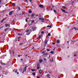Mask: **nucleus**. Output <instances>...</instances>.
I'll list each match as a JSON object with an SVG mask.
<instances>
[{
  "label": "nucleus",
  "mask_w": 78,
  "mask_h": 78,
  "mask_svg": "<svg viewBox=\"0 0 78 78\" xmlns=\"http://www.w3.org/2000/svg\"><path fill=\"white\" fill-rule=\"evenodd\" d=\"M48 42V40L46 39H45V41H44V47H45L47 45V43Z\"/></svg>",
  "instance_id": "nucleus-1"
},
{
  "label": "nucleus",
  "mask_w": 78,
  "mask_h": 78,
  "mask_svg": "<svg viewBox=\"0 0 78 78\" xmlns=\"http://www.w3.org/2000/svg\"><path fill=\"white\" fill-rule=\"evenodd\" d=\"M39 20H41V22H44V19L41 18H39Z\"/></svg>",
  "instance_id": "nucleus-2"
},
{
  "label": "nucleus",
  "mask_w": 78,
  "mask_h": 78,
  "mask_svg": "<svg viewBox=\"0 0 78 78\" xmlns=\"http://www.w3.org/2000/svg\"><path fill=\"white\" fill-rule=\"evenodd\" d=\"M33 22H34V21H30L29 22V25H32L33 24Z\"/></svg>",
  "instance_id": "nucleus-3"
},
{
  "label": "nucleus",
  "mask_w": 78,
  "mask_h": 78,
  "mask_svg": "<svg viewBox=\"0 0 78 78\" xmlns=\"http://www.w3.org/2000/svg\"><path fill=\"white\" fill-rule=\"evenodd\" d=\"M27 66L26 65L25 66V68L23 69L24 72H25L27 70Z\"/></svg>",
  "instance_id": "nucleus-4"
},
{
  "label": "nucleus",
  "mask_w": 78,
  "mask_h": 78,
  "mask_svg": "<svg viewBox=\"0 0 78 78\" xmlns=\"http://www.w3.org/2000/svg\"><path fill=\"white\" fill-rule=\"evenodd\" d=\"M39 7L40 8H44V6L43 5H39Z\"/></svg>",
  "instance_id": "nucleus-5"
},
{
  "label": "nucleus",
  "mask_w": 78,
  "mask_h": 78,
  "mask_svg": "<svg viewBox=\"0 0 78 78\" xmlns=\"http://www.w3.org/2000/svg\"><path fill=\"white\" fill-rule=\"evenodd\" d=\"M36 27H32V30H36Z\"/></svg>",
  "instance_id": "nucleus-6"
},
{
  "label": "nucleus",
  "mask_w": 78,
  "mask_h": 78,
  "mask_svg": "<svg viewBox=\"0 0 78 78\" xmlns=\"http://www.w3.org/2000/svg\"><path fill=\"white\" fill-rule=\"evenodd\" d=\"M47 55H48V53H46L44 55H43V56L44 57L45 56H47Z\"/></svg>",
  "instance_id": "nucleus-7"
},
{
  "label": "nucleus",
  "mask_w": 78,
  "mask_h": 78,
  "mask_svg": "<svg viewBox=\"0 0 78 78\" xmlns=\"http://www.w3.org/2000/svg\"><path fill=\"white\" fill-rule=\"evenodd\" d=\"M10 26V25L9 24H5V27H9Z\"/></svg>",
  "instance_id": "nucleus-8"
},
{
  "label": "nucleus",
  "mask_w": 78,
  "mask_h": 78,
  "mask_svg": "<svg viewBox=\"0 0 78 78\" xmlns=\"http://www.w3.org/2000/svg\"><path fill=\"white\" fill-rule=\"evenodd\" d=\"M13 13V11H11L9 13V15H11L12 14V13Z\"/></svg>",
  "instance_id": "nucleus-9"
},
{
  "label": "nucleus",
  "mask_w": 78,
  "mask_h": 78,
  "mask_svg": "<svg viewBox=\"0 0 78 78\" xmlns=\"http://www.w3.org/2000/svg\"><path fill=\"white\" fill-rule=\"evenodd\" d=\"M39 61L40 63H41V62H42V61H43V60L42 59H40L39 60Z\"/></svg>",
  "instance_id": "nucleus-10"
},
{
  "label": "nucleus",
  "mask_w": 78,
  "mask_h": 78,
  "mask_svg": "<svg viewBox=\"0 0 78 78\" xmlns=\"http://www.w3.org/2000/svg\"><path fill=\"white\" fill-rule=\"evenodd\" d=\"M61 10L62 12H65L66 11L64 10H63L62 9H61Z\"/></svg>",
  "instance_id": "nucleus-11"
},
{
  "label": "nucleus",
  "mask_w": 78,
  "mask_h": 78,
  "mask_svg": "<svg viewBox=\"0 0 78 78\" xmlns=\"http://www.w3.org/2000/svg\"><path fill=\"white\" fill-rule=\"evenodd\" d=\"M34 16H35V14L33 13L31 15V17H34Z\"/></svg>",
  "instance_id": "nucleus-12"
},
{
  "label": "nucleus",
  "mask_w": 78,
  "mask_h": 78,
  "mask_svg": "<svg viewBox=\"0 0 78 78\" xmlns=\"http://www.w3.org/2000/svg\"><path fill=\"white\" fill-rule=\"evenodd\" d=\"M56 42L57 44H59V43L60 42V41H59V40H58L56 41Z\"/></svg>",
  "instance_id": "nucleus-13"
},
{
  "label": "nucleus",
  "mask_w": 78,
  "mask_h": 78,
  "mask_svg": "<svg viewBox=\"0 0 78 78\" xmlns=\"http://www.w3.org/2000/svg\"><path fill=\"white\" fill-rule=\"evenodd\" d=\"M39 73H40V74H41V73H42V71L41 70H39Z\"/></svg>",
  "instance_id": "nucleus-14"
},
{
  "label": "nucleus",
  "mask_w": 78,
  "mask_h": 78,
  "mask_svg": "<svg viewBox=\"0 0 78 78\" xmlns=\"http://www.w3.org/2000/svg\"><path fill=\"white\" fill-rule=\"evenodd\" d=\"M74 28L75 30H78V28H77L76 29V27H74Z\"/></svg>",
  "instance_id": "nucleus-15"
},
{
  "label": "nucleus",
  "mask_w": 78,
  "mask_h": 78,
  "mask_svg": "<svg viewBox=\"0 0 78 78\" xmlns=\"http://www.w3.org/2000/svg\"><path fill=\"white\" fill-rule=\"evenodd\" d=\"M47 76H48V78H50V77H49L50 76V75L48 74V75H47Z\"/></svg>",
  "instance_id": "nucleus-16"
},
{
  "label": "nucleus",
  "mask_w": 78,
  "mask_h": 78,
  "mask_svg": "<svg viewBox=\"0 0 78 78\" xmlns=\"http://www.w3.org/2000/svg\"><path fill=\"white\" fill-rule=\"evenodd\" d=\"M51 35V34H50V33L48 34V36H50Z\"/></svg>",
  "instance_id": "nucleus-17"
},
{
  "label": "nucleus",
  "mask_w": 78,
  "mask_h": 78,
  "mask_svg": "<svg viewBox=\"0 0 78 78\" xmlns=\"http://www.w3.org/2000/svg\"><path fill=\"white\" fill-rule=\"evenodd\" d=\"M40 69V66H37V70H39Z\"/></svg>",
  "instance_id": "nucleus-18"
},
{
  "label": "nucleus",
  "mask_w": 78,
  "mask_h": 78,
  "mask_svg": "<svg viewBox=\"0 0 78 78\" xmlns=\"http://www.w3.org/2000/svg\"><path fill=\"white\" fill-rule=\"evenodd\" d=\"M37 66L40 67V64H38L37 65Z\"/></svg>",
  "instance_id": "nucleus-19"
},
{
  "label": "nucleus",
  "mask_w": 78,
  "mask_h": 78,
  "mask_svg": "<svg viewBox=\"0 0 78 78\" xmlns=\"http://www.w3.org/2000/svg\"><path fill=\"white\" fill-rule=\"evenodd\" d=\"M54 53V52L53 51H52L51 52V54H53Z\"/></svg>",
  "instance_id": "nucleus-20"
},
{
  "label": "nucleus",
  "mask_w": 78,
  "mask_h": 78,
  "mask_svg": "<svg viewBox=\"0 0 78 78\" xmlns=\"http://www.w3.org/2000/svg\"><path fill=\"white\" fill-rule=\"evenodd\" d=\"M29 13H31V12H32V11L31 10H30L29 11Z\"/></svg>",
  "instance_id": "nucleus-21"
},
{
  "label": "nucleus",
  "mask_w": 78,
  "mask_h": 78,
  "mask_svg": "<svg viewBox=\"0 0 78 78\" xmlns=\"http://www.w3.org/2000/svg\"><path fill=\"white\" fill-rule=\"evenodd\" d=\"M8 28H7L6 29H5V31H6V30H8Z\"/></svg>",
  "instance_id": "nucleus-22"
},
{
  "label": "nucleus",
  "mask_w": 78,
  "mask_h": 78,
  "mask_svg": "<svg viewBox=\"0 0 78 78\" xmlns=\"http://www.w3.org/2000/svg\"><path fill=\"white\" fill-rule=\"evenodd\" d=\"M41 36H42V34H41V35H40L39 36V37H41Z\"/></svg>",
  "instance_id": "nucleus-23"
},
{
  "label": "nucleus",
  "mask_w": 78,
  "mask_h": 78,
  "mask_svg": "<svg viewBox=\"0 0 78 78\" xmlns=\"http://www.w3.org/2000/svg\"><path fill=\"white\" fill-rule=\"evenodd\" d=\"M33 75H34H34H36V74L35 73H33Z\"/></svg>",
  "instance_id": "nucleus-24"
},
{
  "label": "nucleus",
  "mask_w": 78,
  "mask_h": 78,
  "mask_svg": "<svg viewBox=\"0 0 78 78\" xmlns=\"http://www.w3.org/2000/svg\"><path fill=\"white\" fill-rule=\"evenodd\" d=\"M15 5V3H13L12 4V6H14Z\"/></svg>",
  "instance_id": "nucleus-25"
},
{
  "label": "nucleus",
  "mask_w": 78,
  "mask_h": 78,
  "mask_svg": "<svg viewBox=\"0 0 78 78\" xmlns=\"http://www.w3.org/2000/svg\"><path fill=\"white\" fill-rule=\"evenodd\" d=\"M44 53H45V52L44 51H42V52H41V53L43 54L44 55Z\"/></svg>",
  "instance_id": "nucleus-26"
},
{
  "label": "nucleus",
  "mask_w": 78,
  "mask_h": 78,
  "mask_svg": "<svg viewBox=\"0 0 78 78\" xmlns=\"http://www.w3.org/2000/svg\"><path fill=\"white\" fill-rule=\"evenodd\" d=\"M1 64H2V65H6V64L5 63H1Z\"/></svg>",
  "instance_id": "nucleus-27"
},
{
  "label": "nucleus",
  "mask_w": 78,
  "mask_h": 78,
  "mask_svg": "<svg viewBox=\"0 0 78 78\" xmlns=\"http://www.w3.org/2000/svg\"><path fill=\"white\" fill-rule=\"evenodd\" d=\"M54 12H55V14H56V10H54Z\"/></svg>",
  "instance_id": "nucleus-28"
},
{
  "label": "nucleus",
  "mask_w": 78,
  "mask_h": 78,
  "mask_svg": "<svg viewBox=\"0 0 78 78\" xmlns=\"http://www.w3.org/2000/svg\"><path fill=\"white\" fill-rule=\"evenodd\" d=\"M44 61H47V59H46L45 58H44Z\"/></svg>",
  "instance_id": "nucleus-29"
},
{
  "label": "nucleus",
  "mask_w": 78,
  "mask_h": 78,
  "mask_svg": "<svg viewBox=\"0 0 78 78\" xmlns=\"http://www.w3.org/2000/svg\"><path fill=\"white\" fill-rule=\"evenodd\" d=\"M2 66H0V70H2Z\"/></svg>",
  "instance_id": "nucleus-30"
},
{
  "label": "nucleus",
  "mask_w": 78,
  "mask_h": 78,
  "mask_svg": "<svg viewBox=\"0 0 78 78\" xmlns=\"http://www.w3.org/2000/svg\"><path fill=\"white\" fill-rule=\"evenodd\" d=\"M4 21V20H1V23H2V22H3Z\"/></svg>",
  "instance_id": "nucleus-31"
},
{
  "label": "nucleus",
  "mask_w": 78,
  "mask_h": 78,
  "mask_svg": "<svg viewBox=\"0 0 78 78\" xmlns=\"http://www.w3.org/2000/svg\"><path fill=\"white\" fill-rule=\"evenodd\" d=\"M46 50L48 51H50V49H47Z\"/></svg>",
  "instance_id": "nucleus-32"
},
{
  "label": "nucleus",
  "mask_w": 78,
  "mask_h": 78,
  "mask_svg": "<svg viewBox=\"0 0 78 78\" xmlns=\"http://www.w3.org/2000/svg\"><path fill=\"white\" fill-rule=\"evenodd\" d=\"M62 8H63V9H65V6L62 7Z\"/></svg>",
  "instance_id": "nucleus-33"
},
{
  "label": "nucleus",
  "mask_w": 78,
  "mask_h": 78,
  "mask_svg": "<svg viewBox=\"0 0 78 78\" xmlns=\"http://www.w3.org/2000/svg\"><path fill=\"white\" fill-rule=\"evenodd\" d=\"M41 33L42 34H43V33H44V31H42L41 32Z\"/></svg>",
  "instance_id": "nucleus-34"
},
{
  "label": "nucleus",
  "mask_w": 78,
  "mask_h": 78,
  "mask_svg": "<svg viewBox=\"0 0 78 78\" xmlns=\"http://www.w3.org/2000/svg\"><path fill=\"white\" fill-rule=\"evenodd\" d=\"M36 17H38V16H39V15H37V14L36 15Z\"/></svg>",
  "instance_id": "nucleus-35"
},
{
  "label": "nucleus",
  "mask_w": 78,
  "mask_h": 78,
  "mask_svg": "<svg viewBox=\"0 0 78 78\" xmlns=\"http://www.w3.org/2000/svg\"><path fill=\"white\" fill-rule=\"evenodd\" d=\"M18 9L19 11H20V7H19Z\"/></svg>",
  "instance_id": "nucleus-36"
},
{
  "label": "nucleus",
  "mask_w": 78,
  "mask_h": 78,
  "mask_svg": "<svg viewBox=\"0 0 78 78\" xmlns=\"http://www.w3.org/2000/svg\"><path fill=\"white\" fill-rule=\"evenodd\" d=\"M29 30H28L27 31H26V32H29Z\"/></svg>",
  "instance_id": "nucleus-37"
},
{
  "label": "nucleus",
  "mask_w": 78,
  "mask_h": 78,
  "mask_svg": "<svg viewBox=\"0 0 78 78\" xmlns=\"http://www.w3.org/2000/svg\"><path fill=\"white\" fill-rule=\"evenodd\" d=\"M52 44L53 45H55V42L53 43Z\"/></svg>",
  "instance_id": "nucleus-38"
},
{
  "label": "nucleus",
  "mask_w": 78,
  "mask_h": 78,
  "mask_svg": "<svg viewBox=\"0 0 78 78\" xmlns=\"http://www.w3.org/2000/svg\"><path fill=\"white\" fill-rule=\"evenodd\" d=\"M3 20L4 21L5 20H6V19H5V18H3Z\"/></svg>",
  "instance_id": "nucleus-39"
},
{
  "label": "nucleus",
  "mask_w": 78,
  "mask_h": 78,
  "mask_svg": "<svg viewBox=\"0 0 78 78\" xmlns=\"http://www.w3.org/2000/svg\"><path fill=\"white\" fill-rule=\"evenodd\" d=\"M26 22H28V20H27V19L26 20Z\"/></svg>",
  "instance_id": "nucleus-40"
},
{
  "label": "nucleus",
  "mask_w": 78,
  "mask_h": 78,
  "mask_svg": "<svg viewBox=\"0 0 78 78\" xmlns=\"http://www.w3.org/2000/svg\"><path fill=\"white\" fill-rule=\"evenodd\" d=\"M23 59H22V58H21V61H23Z\"/></svg>",
  "instance_id": "nucleus-41"
},
{
  "label": "nucleus",
  "mask_w": 78,
  "mask_h": 78,
  "mask_svg": "<svg viewBox=\"0 0 78 78\" xmlns=\"http://www.w3.org/2000/svg\"><path fill=\"white\" fill-rule=\"evenodd\" d=\"M16 70V71L15 72V73H17V70Z\"/></svg>",
  "instance_id": "nucleus-42"
},
{
  "label": "nucleus",
  "mask_w": 78,
  "mask_h": 78,
  "mask_svg": "<svg viewBox=\"0 0 78 78\" xmlns=\"http://www.w3.org/2000/svg\"><path fill=\"white\" fill-rule=\"evenodd\" d=\"M20 71H22V69H20Z\"/></svg>",
  "instance_id": "nucleus-43"
},
{
  "label": "nucleus",
  "mask_w": 78,
  "mask_h": 78,
  "mask_svg": "<svg viewBox=\"0 0 78 78\" xmlns=\"http://www.w3.org/2000/svg\"><path fill=\"white\" fill-rule=\"evenodd\" d=\"M52 61H53V58H52Z\"/></svg>",
  "instance_id": "nucleus-44"
},
{
  "label": "nucleus",
  "mask_w": 78,
  "mask_h": 78,
  "mask_svg": "<svg viewBox=\"0 0 78 78\" xmlns=\"http://www.w3.org/2000/svg\"><path fill=\"white\" fill-rule=\"evenodd\" d=\"M26 2H28V1L27 0H25Z\"/></svg>",
  "instance_id": "nucleus-45"
},
{
  "label": "nucleus",
  "mask_w": 78,
  "mask_h": 78,
  "mask_svg": "<svg viewBox=\"0 0 78 78\" xmlns=\"http://www.w3.org/2000/svg\"><path fill=\"white\" fill-rule=\"evenodd\" d=\"M18 57H20V55H19Z\"/></svg>",
  "instance_id": "nucleus-46"
},
{
  "label": "nucleus",
  "mask_w": 78,
  "mask_h": 78,
  "mask_svg": "<svg viewBox=\"0 0 78 78\" xmlns=\"http://www.w3.org/2000/svg\"><path fill=\"white\" fill-rule=\"evenodd\" d=\"M16 73H17V74H19V73H18V72H17Z\"/></svg>",
  "instance_id": "nucleus-47"
},
{
  "label": "nucleus",
  "mask_w": 78,
  "mask_h": 78,
  "mask_svg": "<svg viewBox=\"0 0 78 78\" xmlns=\"http://www.w3.org/2000/svg\"><path fill=\"white\" fill-rule=\"evenodd\" d=\"M76 56V55H74V56Z\"/></svg>",
  "instance_id": "nucleus-48"
},
{
  "label": "nucleus",
  "mask_w": 78,
  "mask_h": 78,
  "mask_svg": "<svg viewBox=\"0 0 78 78\" xmlns=\"http://www.w3.org/2000/svg\"><path fill=\"white\" fill-rule=\"evenodd\" d=\"M22 43H21L20 44V45H22Z\"/></svg>",
  "instance_id": "nucleus-49"
},
{
  "label": "nucleus",
  "mask_w": 78,
  "mask_h": 78,
  "mask_svg": "<svg viewBox=\"0 0 78 78\" xmlns=\"http://www.w3.org/2000/svg\"><path fill=\"white\" fill-rule=\"evenodd\" d=\"M47 27H50V26H47Z\"/></svg>",
  "instance_id": "nucleus-50"
},
{
  "label": "nucleus",
  "mask_w": 78,
  "mask_h": 78,
  "mask_svg": "<svg viewBox=\"0 0 78 78\" xmlns=\"http://www.w3.org/2000/svg\"><path fill=\"white\" fill-rule=\"evenodd\" d=\"M52 10H53V9H51V11H52Z\"/></svg>",
  "instance_id": "nucleus-51"
},
{
  "label": "nucleus",
  "mask_w": 78,
  "mask_h": 78,
  "mask_svg": "<svg viewBox=\"0 0 78 78\" xmlns=\"http://www.w3.org/2000/svg\"><path fill=\"white\" fill-rule=\"evenodd\" d=\"M67 42V43H69V41H68Z\"/></svg>",
  "instance_id": "nucleus-52"
},
{
  "label": "nucleus",
  "mask_w": 78,
  "mask_h": 78,
  "mask_svg": "<svg viewBox=\"0 0 78 78\" xmlns=\"http://www.w3.org/2000/svg\"><path fill=\"white\" fill-rule=\"evenodd\" d=\"M37 78H40V77H37Z\"/></svg>",
  "instance_id": "nucleus-53"
},
{
  "label": "nucleus",
  "mask_w": 78,
  "mask_h": 78,
  "mask_svg": "<svg viewBox=\"0 0 78 78\" xmlns=\"http://www.w3.org/2000/svg\"><path fill=\"white\" fill-rule=\"evenodd\" d=\"M28 48V47H27L26 48L27 49V48Z\"/></svg>",
  "instance_id": "nucleus-54"
},
{
  "label": "nucleus",
  "mask_w": 78,
  "mask_h": 78,
  "mask_svg": "<svg viewBox=\"0 0 78 78\" xmlns=\"http://www.w3.org/2000/svg\"><path fill=\"white\" fill-rule=\"evenodd\" d=\"M31 1H32V0H30V2H31Z\"/></svg>",
  "instance_id": "nucleus-55"
},
{
  "label": "nucleus",
  "mask_w": 78,
  "mask_h": 78,
  "mask_svg": "<svg viewBox=\"0 0 78 78\" xmlns=\"http://www.w3.org/2000/svg\"><path fill=\"white\" fill-rule=\"evenodd\" d=\"M18 35H19L20 36V34H18Z\"/></svg>",
  "instance_id": "nucleus-56"
},
{
  "label": "nucleus",
  "mask_w": 78,
  "mask_h": 78,
  "mask_svg": "<svg viewBox=\"0 0 78 78\" xmlns=\"http://www.w3.org/2000/svg\"><path fill=\"white\" fill-rule=\"evenodd\" d=\"M25 72V71H23L22 72V73H23V72Z\"/></svg>",
  "instance_id": "nucleus-57"
},
{
  "label": "nucleus",
  "mask_w": 78,
  "mask_h": 78,
  "mask_svg": "<svg viewBox=\"0 0 78 78\" xmlns=\"http://www.w3.org/2000/svg\"><path fill=\"white\" fill-rule=\"evenodd\" d=\"M32 71H34L33 69H31Z\"/></svg>",
  "instance_id": "nucleus-58"
},
{
  "label": "nucleus",
  "mask_w": 78,
  "mask_h": 78,
  "mask_svg": "<svg viewBox=\"0 0 78 78\" xmlns=\"http://www.w3.org/2000/svg\"><path fill=\"white\" fill-rule=\"evenodd\" d=\"M1 2H2V1H0V3H1Z\"/></svg>",
  "instance_id": "nucleus-59"
},
{
  "label": "nucleus",
  "mask_w": 78,
  "mask_h": 78,
  "mask_svg": "<svg viewBox=\"0 0 78 78\" xmlns=\"http://www.w3.org/2000/svg\"><path fill=\"white\" fill-rule=\"evenodd\" d=\"M52 8H54V6H52Z\"/></svg>",
  "instance_id": "nucleus-60"
},
{
  "label": "nucleus",
  "mask_w": 78,
  "mask_h": 78,
  "mask_svg": "<svg viewBox=\"0 0 78 78\" xmlns=\"http://www.w3.org/2000/svg\"><path fill=\"white\" fill-rule=\"evenodd\" d=\"M50 61H51V59H50Z\"/></svg>",
  "instance_id": "nucleus-61"
},
{
  "label": "nucleus",
  "mask_w": 78,
  "mask_h": 78,
  "mask_svg": "<svg viewBox=\"0 0 78 78\" xmlns=\"http://www.w3.org/2000/svg\"><path fill=\"white\" fill-rule=\"evenodd\" d=\"M6 16H7V17H8V15H6Z\"/></svg>",
  "instance_id": "nucleus-62"
},
{
  "label": "nucleus",
  "mask_w": 78,
  "mask_h": 78,
  "mask_svg": "<svg viewBox=\"0 0 78 78\" xmlns=\"http://www.w3.org/2000/svg\"><path fill=\"white\" fill-rule=\"evenodd\" d=\"M0 8H1V6H0Z\"/></svg>",
  "instance_id": "nucleus-63"
},
{
  "label": "nucleus",
  "mask_w": 78,
  "mask_h": 78,
  "mask_svg": "<svg viewBox=\"0 0 78 78\" xmlns=\"http://www.w3.org/2000/svg\"><path fill=\"white\" fill-rule=\"evenodd\" d=\"M68 48H69V47H68Z\"/></svg>",
  "instance_id": "nucleus-64"
}]
</instances>
